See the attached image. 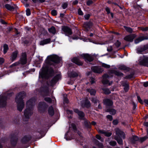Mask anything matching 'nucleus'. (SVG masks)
I'll return each instance as SVG.
<instances>
[{"label": "nucleus", "instance_id": "nucleus-4", "mask_svg": "<svg viewBox=\"0 0 148 148\" xmlns=\"http://www.w3.org/2000/svg\"><path fill=\"white\" fill-rule=\"evenodd\" d=\"M12 94V93L7 94V97L5 95H1L0 96V108H3L6 107L7 105V99L8 97Z\"/></svg>", "mask_w": 148, "mask_h": 148}, {"label": "nucleus", "instance_id": "nucleus-36", "mask_svg": "<svg viewBox=\"0 0 148 148\" xmlns=\"http://www.w3.org/2000/svg\"><path fill=\"white\" fill-rule=\"evenodd\" d=\"M123 86H124V90L126 92H127L129 89V86L128 84L127 83H125L123 84Z\"/></svg>", "mask_w": 148, "mask_h": 148}, {"label": "nucleus", "instance_id": "nucleus-46", "mask_svg": "<svg viewBox=\"0 0 148 148\" xmlns=\"http://www.w3.org/2000/svg\"><path fill=\"white\" fill-rule=\"evenodd\" d=\"M96 137L98 139L100 140L101 141L103 142V139L102 138L100 135L97 134L96 135Z\"/></svg>", "mask_w": 148, "mask_h": 148}, {"label": "nucleus", "instance_id": "nucleus-21", "mask_svg": "<svg viewBox=\"0 0 148 148\" xmlns=\"http://www.w3.org/2000/svg\"><path fill=\"white\" fill-rule=\"evenodd\" d=\"M18 53V51L17 50L15 51L12 53L10 58V60L11 61H13L16 59Z\"/></svg>", "mask_w": 148, "mask_h": 148}, {"label": "nucleus", "instance_id": "nucleus-8", "mask_svg": "<svg viewBox=\"0 0 148 148\" xmlns=\"http://www.w3.org/2000/svg\"><path fill=\"white\" fill-rule=\"evenodd\" d=\"M27 55L25 53H22L21 57L18 61L20 64H25L27 62Z\"/></svg>", "mask_w": 148, "mask_h": 148}, {"label": "nucleus", "instance_id": "nucleus-31", "mask_svg": "<svg viewBox=\"0 0 148 148\" xmlns=\"http://www.w3.org/2000/svg\"><path fill=\"white\" fill-rule=\"evenodd\" d=\"M106 112H109L110 114L112 115H114L116 113V110L113 109H108Z\"/></svg>", "mask_w": 148, "mask_h": 148}, {"label": "nucleus", "instance_id": "nucleus-63", "mask_svg": "<svg viewBox=\"0 0 148 148\" xmlns=\"http://www.w3.org/2000/svg\"><path fill=\"white\" fill-rule=\"evenodd\" d=\"M71 127L74 130H75L76 129V127L75 125L73 123H72L71 124Z\"/></svg>", "mask_w": 148, "mask_h": 148}, {"label": "nucleus", "instance_id": "nucleus-53", "mask_svg": "<svg viewBox=\"0 0 148 148\" xmlns=\"http://www.w3.org/2000/svg\"><path fill=\"white\" fill-rule=\"evenodd\" d=\"M121 44V42L118 40H117L114 44L117 47H119L120 46Z\"/></svg>", "mask_w": 148, "mask_h": 148}, {"label": "nucleus", "instance_id": "nucleus-49", "mask_svg": "<svg viewBox=\"0 0 148 148\" xmlns=\"http://www.w3.org/2000/svg\"><path fill=\"white\" fill-rule=\"evenodd\" d=\"M84 124L87 127H90V123L88 121H85L84 122Z\"/></svg>", "mask_w": 148, "mask_h": 148}, {"label": "nucleus", "instance_id": "nucleus-37", "mask_svg": "<svg viewBox=\"0 0 148 148\" xmlns=\"http://www.w3.org/2000/svg\"><path fill=\"white\" fill-rule=\"evenodd\" d=\"M78 75V74L75 72H71L70 75V77H77Z\"/></svg>", "mask_w": 148, "mask_h": 148}, {"label": "nucleus", "instance_id": "nucleus-18", "mask_svg": "<svg viewBox=\"0 0 148 148\" xmlns=\"http://www.w3.org/2000/svg\"><path fill=\"white\" fill-rule=\"evenodd\" d=\"M148 38L147 36H140L134 40V42L136 44H137L141 41L145 39H147Z\"/></svg>", "mask_w": 148, "mask_h": 148}, {"label": "nucleus", "instance_id": "nucleus-64", "mask_svg": "<svg viewBox=\"0 0 148 148\" xmlns=\"http://www.w3.org/2000/svg\"><path fill=\"white\" fill-rule=\"evenodd\" d=\"M90 17V15L89 14L85 15L84 16V17L86 20H88Z\"/></svg>", "mask_w": 148, "mask_h": 148}, {"label": "nucleus", "instance_id": "nucleus-42", "mask_svg": "<svg viewBox=\"0 0 148 148\" xmlns=\"http://www.w3.org/2000/svg\"><path fill=\"white\" fill-rule=\"evenodd\" d=\"M85 106L86 107H89L90 106V104L89 101L87 100H86L85 103Z\"/></svg>", "mask_w": 148, "mask_h": 148}, {"label": "nucleus", "instance_id": "nucleus-60", "mask_svg": "<svg viewBox=\"0 0 148 148\" xmlns=\"http://www.w3.org/2000/svg\"><path fill=\"white\" fill-rule=\"evenodd\" d=\"M118 123V121L117 120H114L113 121V123L114 125H117Z\"/></svg>", "mask_w": 148, "mask_h": 148}, {"label": "nucleus", "instance_id": "nucleus-58", "mask_svg": "<svg viewBox=\"0 0 148 148\" xmlns=\"http://www.w3.org/2000/svg\"><path fill=\"white\" fill-rule=\"evenodd\" d=\"M144 126L146 127V131L147 133L148 132V129L147 128V127H148V123L147 122H146L144 123Z\"/></svg>", "mask_w": 148, "mask_h": 148}, {"label": "nucleus", "instance_id": "nucleus-23", "mask_svg": "<svg viewBox=\"0 0 148 148\" xmlns=\"http://www.w3.org/2000/svg\"><path fill=\"white\" fill-rule=\"evenodd\" d=\"M51 41V39L50 38L45 39L40 42V45H45L50 43Z\"/></svg>", "mask_w": 148, "mask_h": 148}, {"label": "nucleus", "instance_id": "nucleus-32", "mask_svg": "<svg viewBox=\"0 0 148 148\" xmlns=\"http://www.w3.org/2000/svg\"><path fill=\"white\" fill-rule=\"evenodd\" d=\"M87 90L88 92L90 93L91 95H95L96 92L95 90L93 89H87Z\"/></svg>", "mask_w": 148, "mask_h": 148}, {"label": "nucleus", "instance_id": "nucleus-16", "mask_svg": "<svg viewBox=\"0 0 148 148\" xmlns=\"http://www.w3.org/2000/svg\"><path fill=\"white\" fill-rule=\"evenodd\" d=\"M91 69L94 72L99 73H101L103 71V70L100 67L97 66L92 67Z\"/></svg>", "mask_w": 148, "mask_h": 148}, {"label": "nucleus", "instance_id": "nucleus-1", "mask_svg": "<svg viewBox=\"0 0 148 148\" xmlns=\"http://www.w3.org/2000/svg\"><path fill=\"white\" fill-rule=\"evenodd\" d=\"M35 101V98H32L27 102L26 108L24 112V116L23 118L24 121H27L29 119L30 116L33 114L32 108L34 105Z\"/></svg>", "mask_w": 148, "mask_h": 148}, {"label": "nucleus", "instance_id": "nucleus-48", "mask_svg": "<svg viewBox=\"0 0 148 148\" xmlns=\"http://www.w3.org/2000/svg\"><path fill=\"white\" fill-rule=\"evenodd\" d=\"M78 14L79 15H83L84 13L80 8H79L78 10Z\"/></svg>", "mask_w": 148, "mask_h": 148}, {"label": "nucleus", "instance_id": "nucleus-11", "mask_svg": "<svg viewBox=\"0 0 148 148\" xmlns=\"http://www.w3.org/2000/svg\"><path fill=\"white\" fill-rule=\"evenodd\" d=\"M61 75L60 74H58L55 76L51 80V86H53L57 82V81L61 79Z\"/></svg>", "mask_w": 148, "mask_h": 148}, {"label": "nucleus", "instance_id": "nucleus-40", "mask_svg": "<svg viewBox=\"0 0 148 148\" xmlns=\"http://www.w3.org/2000/svg\"><path fill=\"white\" fill-rule=\"evenodd\" d=\"M29 140V137L27 136H24L22 140V141L23 143H25L26 142L28 141Z\"/></svg>", "mask_w": 148, "mask_h": 148}, {"label": "nucleus", "instance_id": "nucleus-38", "mask_svg": "<svg viewBox=\"0 0 148 148\" xmlns=\"http://www.w3.org/2000/svg\"><path fill=\"white\" fill-rule=\"evenodd\" d=\"M102 90L104 93L106 94H109L110 93V91L109 89L107 88H103Z\"/></svg>", "mask_w": 148, "mask_h": 148}, {"label": "nucleus", "instance_id": "nucleus-9", "mask_svg": "<svg viewBox=\"0 0 148 148\" xmlns=\"http://www.w3.org/2000/svg\"><path fill=\"white\" fill-rule=\"evenodd\" d=\"M81 56L83 57L86 62H91L93 60V56L88 54H83Z\"/></svg>", "mask_w": 148, "mask_h": 148}, {"label": "nucleus", "instance_id": "nucleus-22", "mask_svg": "<svg viewBox=\"0 0 148 148\" xmlns=\"http://www.w3.org/2000/svg\"><path fill=\"white\" fill-rule=\"evenodd\" d=\"M98 132L99 133L103 134H104L105 136L107 137H109L112 134L111 132H106L104 130H99Z\"/></svg>", "mask_w": 148, "mask_h": 148}, {"label": "nucleus", "instance_id": "nucleus-30", "mask_svg": "<svg viewBox=\"0 0 148 148\" xmlns=\"http://www.w3.org/2000/svg\"><path fill=\"white\" fill-rule=\"evenodd\" d=\"M112 73H114L115 75L118 76H121L123 75V74L122 73L114 70L112 71Z\"/></svg>", "mask_w": 148, "mask_h": 148}, {"label": "nucleus", "instance_id": "nucleus-50", "mask_svg": "<svg viewBox=\"0 0 148 148\" xmlns=\"http://www.w3.org/2000/svg\"><path fill=\"white\" fill-rule=\"evenodd\" d=\"M26 15L27 16L30 15L31 14V12L30 9H27L26 11Z\"/></svg>", "mask_w": 148, "mask_h": 148}, {"label": "nucleus", "instance_id": "nucleus-2", "mask_svg": "<svg viewBox=\"0 0 148 148\" xmlns=\"http://www.w3.org/2000/svg\"><path fill=\"white\" fill-rule=\"evenodd\" d=\"M26 96V94L25 92H20L16 96L15 99V101L17 104V109L20 112L22 110L24 107L25 104L23 99Z\"/></svg>", "mask_w": 148, "mask_h": 148}, {"label": "nucleus", "instance_id": "nucleus-24", "mask_svg": "<svg viewBox=\"0 0 148 148\" xmlns=\"http://www.w3.org/2000/svg\"><path fill=\"white\" fill-rule=\"evenodd\" d=\"M74 111L77 114L81 119L83 118L84 117L85 115L83 112L79 111L78 109H77L74 110Z\"/></svg>", "mask_w": 148, "mask_h": 148}, {"label": "nucleus", "instance_id": "nucleus-45", "mask_svg": "<svg viewBox=\"0 0 148 148\" xmlns=\"http://www.w3.org/2000/svg\"><path fill=\"white\" fill-rule=\"evenodd\" d=\"M139 29L142 31H147L148 30V27H138Z\"/></svg>", "mask_w": 148, "mask_h": 148}, {"label": "nucleus", "instance_id": "nucleus-28", "mask_svg": "<svg viewBox=\"0 0 148 148\" xmlns=\"http://www.w3.org/2000/svg\"><path fill=\"white\" fill-rule=\"evenodd\" d=\"M93 142L97 145L99 148H103L104 146L102 143H99V142L95 139L93 140Z\"/></svg>", "mask_w": 148, "mask_h": 148}, {"label": "nucleus", "instance_id": "nucleus-20", "mask_svg": "<svg viewBox=\"0 0 148 148\" xmlns=\"http://www.w3.org/2000/svg\"><path fill=\"white\" fill-rule=\"evenodd\" d=\"M72 61L77 65L80 66L83 64V62H81L79 59L77 57L74 58L72 60Z\"/></svg>", "mask_w": 148, "mask_h": 148}, {"label": "nucleus", "instance_id": "nucleus-3", "mask_svg": "<svg viewBox=\"0 0 148 148\" xmlns=\"http://www.w3.org/2000/svg\"><path fill=\"white\" fill-rule=\"evenodd\" d=\"M116 135L114 137V139L116 140L118 143L120 145H123V141L122 138L124 139L125 136L124 132L119 128L115 129Z\"/></svg>", "mask_w": 148, "mask_h": 148}, {"label": "nucleus", "instance_id": "nucleus-35", "mask_svg": "<svg viewBox=\"0 0 148 148\" xmlns=\"http://www.w3.org/2000/svg\"><path fill=\"white\" fill-rule=\"evenodd\" d=\"M3 52L4 54H5L7 53L9 49L8 45L6 44H5L3 45Z\"/></svg>", "mask_w": 148, "mask_h": 148}, {"label": "nucleus", "instance_id": "nucleus-7", "mask_svg": "<svg viewBox=\"0 0 148 148\" xmlns=\"http://www.w3.org/2000/svg\"><path fill=\"white\" fill-rule=\"evenodd\" d=\"M49 60L55 63H58L60 61V58L57 56L55 55H51L49 57Z\"/></svg>", "mask_w": 148, "mask_h": 148}, {"label": "nucleus", "instance_id": "nucleus-55", "mask_svg": "<svg viewBox=\"0 0 148 148\" xmlns=\"http://www.w3.org/2000/svg\"><path fill=\"white\" fill-rule=\"evenodd\" d=\"M93 3V2L92 0H88L87 1L86 4L87 5H90L92 4Z\"/></svg>", "mask_w": 148, "mask_h": 148}, {"label": "nucleus", "instance_id": "nucleus-26", "mask_svg": "<svg viewBox=\"0 0 148 148\" xmlns=\"http://www.w3.org/2000/svg\"><path fill=\"white\" fill-rule=\"evenodd\" d=\"M139 138L136 136H133L130 139V141L132 143H135L136 141H139Z\"/></svg>", "mask_w": 148, "mask_h": 148}, {"label": "nucleus", "instance_id": "nucleus-61", "mask_svg": "<svg viewBox=\"0 0 148 148\" xmlns=\"http://www.w3.org/2000/svg\"><path fill=\"white\" fill-rule=\"evenodd\" d=\"M92 101L93 102L95 103H96L99 101L98 100L95 98H92Z\"/></svg>", "mask_w": 148, "mask_h": 148}, {"label": "nucleus", "instance_id": "nucleus-62", "mask_svg": "<svg viewBox=\"0 0 148 148\" xmlns=\"http://www.w3.org/2000/svg\"><path fill=\"white\" fill-rule=\"evenodd\" d=\"M64 103H68L69 102L68 99L66 97H64Z\"/></svg>", "mask_w": 148, "mask_h": 148}, {"label": "nucleus", "instance_id": "nucleus-5", "mask_svg": "<svg viewBox=\"0 0 148 148\" xmlns=\"http://www.w3.org/2000/svg\"><path fill=\"white\" fill-rule=\"evenodd\" d=\"M18 133V131L17 130L12 133L10 136L11 143L13 145H15L16 143L17 140V136Z\"/></svg>", "mask_w": 148, "mask_h": 148}, {"label": "nucleus", "instance_id": "nucleus-41", "mask_svg": "<svg viewBox=\"0 0 148 148\" xmlns=\"http://www.w3.org/2000/svg\"><path fill=\"white\" fill-rule=\"evenodd\" d=\"M147 138V136H145L144 137L140 138H139V142L140 143H142L145 141Z\"/></svg>", "mask_w": 148, "mask_h": 148}, {"label": "nucleus", "instance_id": "nucleus-43", "mask_svg": "<svg viewBox=\"0 0 148 148\" xmlns=\"http://www.w3.org/2000/svg\"><path fill=\"white\" fill-rule=\"evenodd\" d=\"M44 100L49 103H51L52 102V99L50 97H45L44 99Z\"/></svg>", "mask_w": 148, "mask_h": 148}, {"label": "nucleus", "instance_id": "nucleus-19", "mask_svg": "<svg viewBox=\"0 0 148 148\" xmlns=\"http://www.w3.org/2000/svg\"><path fill=\"white\" fill-rule=\"evenodd\" d=\"M103 103L104 105L107 106H111L113 104L112 101L108 99H105L103 100Z\"/></svg>", "mask_w": 148, "mask_h": 148}, {"label": "nucleus", "instance_id": "nucleus-44", "mask_svg": "<svg viewBox=\"0 0 148 148\" xmlns=\"http://www.w3.org/2000/svg\"><path fill=\"white\" fill-rule=\"evenodd\" d=\"M20 64L18 62H16L10 66V67H12L14 66H18Z\"/></svg>", "mask_w": 148, "mask_h": 148}, {"label": "nucleus", "instance_id": "nucleus-34", "mask_svg": "<svg viewBox=\"0 0 148 148\" xmlns=\"http://www.w3.org/2000/svg\"><path fill=\"white\" fill-rule=\"evenodd\" d=\"M5 7L7 9L10 11L14 9L13 7L8 4H6Z\"/></svg>", "mask_w": 148, "mask_h": 148}, {"label": "nucleus", "instance_id": "nucleus-15", "mask_svg": "<svg viewBox=\"0 0 148 148\" xmlns=\"http://www.w3.org/2000/svg\"><path fill=\"white\" fill-rule=\"evenodd\" d=\"M148 58L147 56H143V59L140 61V64L148 66Z\"/></svg>", "mask_w": 148, "mask_h": 148}, {"label": "nucleus", "instance_id": "nucleus-12", "mask_svg": "<svg viewBox=\"0 0 148 148\" xmlns=\"http://www.w3.org/2000/svg\"><path fill=\"white\" fill-rule=\"evenodd\" d=\"M109 77V76L106 74H104L103 75V79L102 82L104 84H108L109 85H110L112 84V82H109L108 80L107 79V78H108Z\"/></svg>", "mask_w": 148, "mask_h": 148}, {"label": "nucleus", "instance_id": "nucleus-27", "mask_svg": "<svg viewBox=\"0 0 148 148\" xmlns=\"http://www.w3.org/2000/svg\"><path fill=\"white\" fill-rule=\"evenodd\" d=\"M134 39V37L132 35H128L125 36L124 39L126 41L131 42H132Z\"/></svg>", "mask_w": 148, "mask_h": 148}, {"label": "nucleus", "instance_id": "nucleus-56", "mask_svg": "<svg viewBox=\"0 0 148 148\" xmlns=\"http://www.w3.org/2000/svg\"><path fill=\"white\" fill-rule=\"evenodd\" d=\"M91 84H93L95 82V79L94 78L91 77L90 79Z\"/></svg>", "mask_w": 148, "mask_h": 148}, {"label": "nucleus", "instance_id": "nucleus-47", "mask_svg": "<svg viewBox=\"0 0 148 148\" xmlns=\"http://www.w3.org/2000/svg\"><path fill=\"white\" fill-rule=\"evenodd\" d=\"M116 143L115 141H111L109 143L110 145L112 146H115L116 145Z\"/></svg>", "mask_w": 148, "mask_h": 148}, {"label": "nucleus", "instance_id": "nucleus-25", "mask_svg": "<svg viewBox=\"0 0 148 148\" xmlns=\"http://www.w3.org/2000/svg\"><path fill=\"white\" fill-rule=\"evenodd\" d=\"M119 69L121 70H123L126 71H130V69L124 65H121L119 66Z\"/></svg>", "mask_w": 148, "mask_h": 148}, {"label": "nucleus", "instance_id": "nucleus-33", "mask_svg": "<svg viewBox=\"0 0 148 148\" xmlns=\"http://www.w3.org/2000/svg\"><path fill=\"white\" fill-rule=\"evenodd\" d=\"M48 31L50 33H51L53 34H54L56 33V30L54 27L52 26L51 28L48 29Z\"/></svg>", "mask_w": 148, "mask_h": 148}, {"label": "nucleus", "instance_id": "nucleus-52", "mask_svg": "<svg viewBox=\"0 0 148 148\" xmlns=\"http://www.w3.org/2000/svg\"><path fill=\"white\" fill-rule=\"evenodd\" d=\"M102 66L103 67L106 68H110V66L109 65L107 64H106L103 63L102 64Z\"/></svg>", "mask_w": 148, "mask_h": 148}, {"label": "nucleus", "instance_id": "nucleus-59", "mask_svg": "<svg viewBox=\"0 0 148 148\" xmlns=\"http://www.w3.org/2000/svg\"><path fill=\"white\" fill-rule=\"evenodd\" d=\"M112 46H109L108 48H107V50L108 51H109V52H110L111 51H112Z\"/></svg>", "mask_w": 148, "mask_h": 148}, {"label": "nucleus", "instance_id": "nucleus-54", "mask_svg": "<svg viewBox=\"0 0 148 148\" xmlns=\"http://www.w3.org/2000/svg\"><path fill=\"white\" fill-rule=\"evenodd\" d=\"M68 6V4L66 3H65L63 4L62 5V7L64 9H65Z\"/></svg>", "mask_w": 148, "mask_h": 148}, {"label": "nucleus", "instance_id": "nucleus-6", "mask_svg": "<svg viewBox=\"0 0 148 148\" xmlns=\"http://www.w3.org/2000/svg\"><path fill=\"white\" fill-rule=\"evenodd\" d=\"M148 49V45H146L139 46L136 49V53L138 54H142V53Z\"/></svg>", "mask_w": 148, "mask_h": 148}, {"label": "nucleus", "instance_id": "nucleus-51", "mask_svg": "<svg viewBox=\"0 0 148 148\" xmlns=\"http://www.w3.org/2000/svg\"><path fill=\"white\" fill-rule=\"evenodd\" d=\"M51 14L53 16H56L57 15V11L55 10H53L51 11Z\"/></svg>", "mask_w": 148, "mask_h": 148}, {"label": "nucleus", "instance_id": "nucleus-39", "mask_svg": "<svg viewBox=\"0 0 148 148\" xmlns=\"http://www.w3.org/2000/svg\"><path fill=\"white\" fill-rule=\"evenodd\" d=\"M124 27L127 32L130 33H132L133 30L130 27H127L126 26H124Z\"/></svg>", "mask_w": 148, "mask_h": 148}, {"label": "nucleus", "instance_id": "nucleus-13", "mask_svg": "<svg viewBox=\"0 0 148 148\" xmlns=\"http://www.w3.org/2000/svg\"><path fill=\"white\" fill-rule=\"evenodd\" d=\"M47 107V105L45 103L40 102L38 104V109L40 111L45 110Z\"/></svg>", "mask_w": 148, "mask_h": 148}, {"label": "nucleus", "instance_id": "nucleus-14", "mask_svg": "<svg viewBox=\"0 0 148 148\" xmlns=\"http://www.w3.org/2000/svg\"><path fill=\"white\" fill-rule=\"evenodd\" d=\"M92 23L90 22H88L85 23L83 25V27L84 30L88 31L89 30L92 26Z\"/></svg>", "mask_w": 148, "mask_h": 148}, {"label": "nucleus", "instance_id": "nucleus-10", "mask_svg": "<svg viewBox=\"0 0 148 148\" xmlns=\"http://www.w3.org/2000/svg\"><path fill=\"white\" fill-rule=\"evenodd\" d=\"M62 30L64 32L65 34L67 36H69L72 34L71 29L67 26L63 27L62 28Z\"/></svg>", "mask_w": 148, "mask_h": 148}, {"label": "nucleus", "instance_id": "nucleus-29", "mask_svg": "<svg viewBox=\"0 0 148 148\" xmlns=\"http://www.w3.org/2000/svg\"><path fill=\"white\" fill-rule=\"evenodd\" d=\"M48 112L49 115L51 116H52L54 114V111L53 107L52 106L49 107Z\"/></svg>", "mask_w": 148, "mask_h": 148}, {"label": "nucleus", "instance_id": "nucleus-57", "mask_svg": "<svg viewBox=\"0 0 148 148\" xmlns=\"http://www.w3.org/2000/svg\"><path fill=\"white\" fill-rule=\"evenodd\" d=\"M107 118L109 119L110 121H111L112 120V116L111 115H108L106 116Z\"/></svg>", "mask_w": 148, "mask_h": 148}, {"label": "nucleus", "instance_id": "nucleus-17", "mask_svg": "<svg viewBox=\"0 0 148 148\" xmlns=\"http://www.w3.org/2000/svg\"><path fill=\"white\" fill-rule=\"evenodd\" d=\"M40 92L44 94L45 96H47L49 95V90L48 87H44L41 88Z\"/></svg>", "mask_w": 148, "mask_h": 148}]
</instances>
